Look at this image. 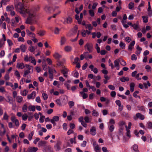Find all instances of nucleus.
I'll list each match as a JSON object with an SVG mask.
<instances>
[{"instance_id":"37998d69","label":"nucleus","mask_w":152,"mask_h":152,"mask_svg":"<svg viewBox=\"0 0 152 152\" xmlns=\"http://www.w3.org/2000/svg\"><path fill=\"white\" fill-rule=\"evenodd\" d=\"M114 128L115 127L112 124L109 127V130L110 132H112L114 130Z\"/></svg>"},{"instance_id":"2eb2a0df","label":"nucleus","mask_w":152,"mask_h":152,"mask_svg":"<svg viewBox=\"0 0 152 152\" xmlns=\"http://www.w3.org/2000/svg\"><path fill=\"white\" fill-rule=\"evenodd\" d=\"M135 44V42L134 41H133L129 45L128 47V50H130V51L132 50L133 48V46Z\"/></svg>"},{"instance_id":"a878e982","label":"nucleus","mask_w":152,"mask_h":152,"mask_svg":"<svg viewBox=\"0 0 152 152\" xmlns=\"http://www.w3.org/2000/svg\"><path fill=\"white\" fill-rule=\"evenodd\" d=\"M125 46L126 44L125 43L122 42H120L119 44V46L122 49H125Z\"/></svg>"},{"instance_id":"e433bc0d","label":"nucleus","mask_w":152,"mask_h":152,"mask_svg":"<svg viewBox=\"0 0 152 152\" xmlns=\"http://www.w3.org/2000/svg\"><path fill=\"white\" fill-rule=\"evenodd\" d=\"M33 134L34 133L33 132H32L28 134V138L29 140H31Z\"/></svg>"},{"instance_id":"20e7f679","label":"nucleus","mask_w":152,"mask_h":152,"mask_svg":"<svg viewBox=\"0 0 152 152\" xmlns=\"http://www.w3.org/2000/svg\"><path fill=\"white\" fill-rule=\"evenodd\" d=\"M85 48L89 53H91L92 51L93 45L92 44L87 43L86 45Z\"/></svg>"},{"instance_id":"49530a36","label":"nucleus","mask_w":152,"mask_h":152,"mask_svg":"<svg viewBox=\"0 0 152 152\" xmlns=\"http://www.w3.org/2000/svg\"><path fill=\"white\" fill-rule=\"evenodd\" d=\"M131 58L132 60H136L137 59V57L135 54H133L132 55Z\"/></svg>"},{"instance_id":"774afa93","label":"nucleus","mask_w":152,"mask_h":152,"mask_svg":"<svg viewBox=\"0 0 152 152\" xmlns=\"http://www.w3.org/2000/svg\"><path fill=\"white\" fill-rule=\"evenodd\" d=\"M148 128L149 129L152 128V123L151 122H149L147 123Z\"/></svg>"},{"instance_id":"0eeeda50","label":"nucleus","mask_w":152,"mask_h":152,"mask_svg":"<svg viewBox=\"0 0 152 152\" xmlns=\"http://www.w3.org/2000/svg\"><path fill=\"white\" fill-rule=\"evenodd\" d=\"M36 95V92L33 91L30 94L28 95L27 96V98L29 99H34Z\"/></svg>"},{"instance_id":"3c124183","label":"nucleus","mask_w":152,"mask_h":152,"mask_svg":"<svg viewBox=\"0 0 152 152\" xmlns=\"http://www.w3.org/2000/svg\"><path fill=\"white\" fill-rule=\"evenodd\" d=\"M4 44L5 42L3 41L2 39H0V48L2 47Z\"/></svg>"},{"instance_id":"ddd939ff","label":"nucleus","mask_w":152,"mask_h":152,"mask_svg":"<svg viewBox=\"0 0 152 152\" xmlns=\"http://www.w3.org/2000/svg\"><path fill=\"white\" fill-rule=\"evenodd\" d=\"M131 149L133 150L135 152H139L138 150V146L136 144H134L131 147Z\"/></svg>"},{"instance_id":"473e14b6","label":"nucleus","mask_w":152,"mask_h":152,"mask_svg":"<svg viewBox=\"0 0 152 152\" xmlns=\"http://www.w3.org/2000/svg\"><path fill=\"white\" fill-rule=\"evenodd\" d=\"M92 115L94 116H97L99 115V113L95 110H93V111Z\"/></svg>"},{"instance_id":"dca6fc26","label":"nucleus","mask_w":152,"mask_h":152,"mask_svg":"<svg viewBox=\"0 0 152 152\" xmlns=\"http://www.w3.org/2000/svg\"><path fill=\"white\" fill-rule=\"evenodd\" d=\"M91 134L92 135H95L96 134V131L95 127L94 126L92 127L90 130Z\"/></svg>"},{"instance_id":"e2e57ef3","label":"nucleus","mask_w":152,"mask_h":152,"mask_svg":"<svg viewBox=\"0 0 152 152\" xmlns=\"http://www.w3.org/2000/svg\"><path fill=\"white\" fill-rule=\"evenodd\" d=\"M122 61L121 63V64L122 65L124 66H125L126 65V63L125 62V61L124 60L121 59H121L120 60V61Z\"/></svg>"},{"instance_id":"412c9836","label":"nucleus","mask_w":152,"mask_h":152,"mask_svg":"<svg viewBox=\"0 0 152 152\" xmlns=\"http://www.w3.org/2000/svg\"><path fill=\"white\" fill-rule=\"evenodd\" d=\"M135 84L134 83H131L130 85V90L131 92H133L134 91Z\"/></svg>"},{"instance_id":"c756f323","label":"nucleus","mask_w":152,"mask_h":152,"mask_svg":"<svg viewBox=\"0 0 152 152\" xmlns=\"http://www.w3.org/2000/svg\"><path fill=\"white\" fill-rule=\"evenodd\" d=\"M72 48L71 47L69 46H66L65 48V50L66 51L69 52L71 50Z\"/></svg>"},{"instance_id":"13d9d810","label":"nucleus","mask_w":152,"mask_h":152,"mask_svg":"<svg viewBox=\"0 0 152 152\" xmlns=\"http://www.w3.org/2000/svg\"><path fill=\"white\" fill-rule=\"evenodd\" d=\"M56 102L57 105L60 106L61 105V102L60 100L59 99H57L56 100Z\"/></svg>"},{"instance_id":"4468645a","label":"nucleus","mask_w":152,"mask_h":152,"mask_svg":"<svg viewBox=\"0 0 152 152\" xmlns=\"http://www.w3.org/2000/svg\"><path fill=\"white\" fill-rule=\"evenodd\" d=\"M59 120V118L57 116H55L53 117V118L50 120V122L52 123H54V121H58Z\"/></svg>"},{"instance_id":"79ce46f5","label":"nucleus","mask_w":152,"mask_h":152,"mask_svg":"<svg viewBox=\"0 0 152 152\" xmlns=\"http://www.w3.org/2000/svg\"><path fill=\"white\" fill-rule=\"evenodd\" d=\"M66 41V39L64 37H61V45H63L64 43Z\"/></svg>"},{"instance_id":"7ed1b4c3","label":"nucleus","mask_w":152,"mask_h":152,"mask_svg":"<svg viewBox=\"0 0 152 152\" xmlns=\"http://www.w3.org/2000/svg\"><path fill=\"white\" fill-rule=\"evenodd\" d=\"M61 144V142L60 140H57L56 143L54 145V148L56 151H58L61 149L60 145Z\"/></svg>"},{"instance_id":"864d4df0","label":"nucleus","mask_w":152,"mask_h":152,"mask_svg":"<svg viewBox=\"0 0 152 152\" xmlns=\"http://www.w3.org/2000/svg\"><path fill=\"white\" fill-rule=\"evenodd\" d=\"M45 118L44 115L42 116L40 118L39 121L40 123H43L44 121V119Z\"/></svg>"},{"instance_id":"58836bf2","label":"nucleus","mask_w":152,"mask_h":152,"mask_svg":"<svg viewBox=\"0 0 152 152\" xmlns=\"http://www.w3.org/2000/svg\"><path fill=\"white\" fill-rule=\"evenodd\" d=\"M143 21L145 23H146L148 22V18L145 16H142Z\"/></svg>"},{"instance_id":"f3484780","label":"nucleus","mask_w":152,"mask_h":152,"mask_svg":"<svg viewBox=\"0 0 152 152\" xmlns=\"http://www.w3.org/2000/svg\"><path fill=\"white\" fill-rule=\"evenodd\" d=\"M46 31L45 30H40L38 31L37 34L40 36H43L45 34Z\"/></svg>"},{"instance_id":"c03bdc74","label":"nucleus","mask_w":152,"mask_h":152,"mask_svg":"<svg viewBox=\"0 0 152 152\" xmlns=\"http://www.w3.org/2000/svg\"><path fill=\"white\" fill-rule=\"evenodd\" d=\"M60 29L57 27H56L54 30V33L56 34H58Z\"/></svg>"},{"instance_id":"338daca9","label":"nucleus","mask_w":152,"mask_h":152,"mask_svg":"<svg viewBox=\"0 0 152 152\" xmlns=\"http://www.w3.org/2000/svg\"><path fill=\"white\" fill-rule=\"evenodd\" d=\"M7 41L9 46H11L12 45H13V43H12L11 40H10V39H7Z\"/></svg>"},{"instance_id":"aec40b11","label":"nucleus","mask_w":152,"mask_h":152,"mask_svg":"<svg viewBox=\"0 0 152 152\" xmlns=\"http://www.w3.org/2000/svg\"><path fill=\"white\" fill-rule=\"evenodd\" d=\"M129 78L128 77H123L120 79V80L122 82H124L126 81H128L129 80Z\"/></svg>"},{"instance_id":"2f4dec72","label":"nucleus","mask_w":152,"mask_h":152,"mask_svg":"<svg viewBox=\"0 0 152 152\" xmlns=\"http://www.w3.org/2000/svg\"><path fill=\"white\" fill-rule=\"evenodd\" d=\"M134 4L133 2H130L128 4L129 9H132L134 7Z\"/></svg>"},{"instance_id":"39448f33","label":"nucleus","mask_w":152,"mask_h":152,"mask_svg":"<svg viewBox=\"0 0 152 152\" xmlns=\"http://www.w3.org/2000/svg\"><path fill=\"white\" fill-rule=\"evenodd\" d=\"M12 121L15 123V125L17 127H18L19 125V124L18 120L14 116H12L11 118Z\"/></svg>"},{"instance_id":"6e6d98bb","label":"nucleus","mask_w":152,"mask_h":152,"mask_svg":"<svg viewBox=\"0 0 152 152\" xmlns=\"http://www.w3.org/2000/svg\"><path fill=\"white\" fill-rule=\"evenodd\" d=\"M83 55L84 56V58H85L87 60H88V55L89 54H88V52H84L83 53Z\"/></svg>"},{"instance_id":"c85d7f7f","label":"nucleus","mask_w":152,"mask_h":152,"mask_svg":"<svg viewBox=\"0 0 152 152\" xmlns=\"http://www.w3.org/2000/svg\"><path fill=\"white\" fill-rule=\"evenodd\" d=\"M86 27L88 28L89 30L91 31L93 29V27L91 24H87L86 25Z\"/></svg>"},{"instance_id":"72a5a7b5","label":"nucleus","mask_w":152,"mask_h":152,"mask_svg":"<svg viewBox=\"0 0 152 152\" xmlns=\"http://www.w3.org/2000/svg\"><path fill=\"white\" fill-rule=\"evenodd\" d=\"M125 127L126 128V130L127 131L126 135L127 136L129 137L130 136V131L129 129H128L127 128V126L126 125L125 126Z\"/></svg>"},{"instance_id":"b1692460","label":"nucleus","mask_w":152,"mask_h":152,"mask_svg":"<svg viewBox=\"0 0 152 152\" xmlns=\"http://www.w3.org/2000/svg\"><path fill=\"white\" fill-rule=\"evenodd\" d=\"M14 8L12 5L8 6L6 7V10L7 11H11Z\"/></svg>"},{"instance_id":"4be33fe9","label":"nucleus","mask_w":152,"mask_h":152,"mask_svg":"<svg viewBox=\"0 0 152 152\" xmlns=\"http://www.w3.org/2000/svg\"><path fill=\"white\" fill-rule=\"evenodd\" d=\"M20 48L23 52H25L26 51V47L25 45H22L20 46Z\"/></svg>"},{"instance_id":"f704fd0d","label":"nucleus","mask_w":152,"mask_h":152,"mask_svg":"<svg viewBox=\"0 0 152 152\" xmlns=\"http://www.w3.org/2000/svg\"><path fill=\"white\" fill-rule=\"evenodd\" d=\"M53 56L56 59H59L61 57V56L57 53H55Z\"/></svg>"},{"instance_id":"423d86ee","label":"nucleus","mask_w":152,"mask_h":152,"mask_svg":"<svg viewBox=\"0 0 152 152\" xmlns=\"http://www.w3.org/2000/svg\"><path fill=\"white\" fill-rule=\"evenodd\" d=\"M121 58H119L115 60L114 61V66L115 67H117V69H119V63L120 62Z\"/></svg>"},{"instance_id":"0e129e2a","label":"nucleus","mask_w":152,"mask_h":152,"mask_svg":"<svg viewBox=\"0 0 152 152\" xmlns=\"http://www.w3.org/2000/svg\"><path fill=\"white\" fill-rule=\"evenodd\" d=\"M5 54V51L4 50H2L0 53V57H3Z\"/></svg>"},{"instance_id":"ea45409f","label":"nucleus","mask_w":152,"mask_h":152,"mask_svg":"<svg viewBox=\"0 0 152 152\" xmlns=\"http://www.w3.org/2000/svg\"><path fill=\"white\" fill-rule=\"evenodd\" d=\"M89 13L91 17H93L94 15V11L92 10H89Z\"/></svg>"},{"instance_id":"f257e3e1","label":"nucleus","mask_w":152,"mask_h":152,"mask_svg":"<svg viewBox=\"0 0 152 152\" xmlns=\"http://www.w3.org/2000/svg\"><path fill=\"white\" fill-rule=\"evenodd\" d=\"M18 7L20 9L19 12L22 14L28 15V17L27 19L26 23L27 24H32V21L34 20L35 15L32 10H30L24 8L23 4H20L18 5Z\"/></svg>"},{"instance_id":"8fccbe9b","label":"nucleus","mask_w":152,"mask_h":152,"mask_svg":"<svg viewBox=\"0 0 152 152\" xmlns=\"http://www.w3.org/2000/svg\"><path fill=\"white\" fill-rule=\"evenodd\" d=\"M108 62L109 63V66H111L112 69H113L114 68V66L112 63L111 62V61L110 59H109L108 61Z\"/></svg>"},{"instance_id":"6ab92c4d","label":"nucleus","mask_w":152,"mask_h":152,"mask_svg":"<svg viewBox=\"0 0 152 152\" xmlns=\"http://www.w3.org/2000/svg\"><path fill=\"white\" fill-rule=\"evenodd\" d=\"M25 67L23 63H18L17 65V67L18 68L23 69Z\"/></svg>"},{"instance_id":"a211bd4d","label":"nucleus","mask_w":152,"mask_h":152,"mask_svg":"<svg viewBox=\"0 0 152 152\" xmlns=\"http://www.w3.org/2000/svg\"><path fill=\"white\" fill-rule=\"evenodd\" d=\"M132 27H133V28L135 30H137L138 31L140 30L139 25L138 24H133V25L132 26Z\"/></svg>"},{"instance_id":"c9c22d12","label":"nucleus","mask_w":152,"mask_h":152,"mask_svg":"<svg viewBox=\"0 0 152 152\" xmlns=\"http://www.w3.org/2000/svg\"><path fill=\"white\" fill-rule=\"evenodd\" d=\"M28 50L31 52H33L34 51L35 48L32 45H31L30 47H29Z\"/></svg>"},{"instance_id":"052dcab7","label":"nucleus","mask_w":152,"mask_h":152,"mask_svg":"<svg viewBox=\"0 0 152 152\" xmlns=\"http://www.w3.org/2000/svg\"><path fill=\"white\" fill-rule=\"evenodd\" d=\"M4 78L6 80H8L9 79L10 77L8 73H7L5 74Z\"/></svg>"},{"instance_id":"4d7b16f0","label":"nucleus","mask_w":152,"mask_h":152,"mask_svg":"<svg viewBox=\"0 0 152 152\" xmlns=\"http://www.w3.org/2000/svg\"><path fill=\"white\" fill-rule=\"evenodd\" d=\"M30 72L29 70H26L25 71L24 73L23 74V77H25L26 76V75H27Z\"/></svg>"},{"instance_id":"a18cd8bd","label":"nucleus","mask_w":152,"mask_h":152,"mask_svg":"<svg viewBox=\"0 0 152 152\" xmlns=\"http://www.w3.org/2000/svg\"><path fill=\"white\" fill-rule=\"evenodd\" d=\"M126 123L124 121H120L118 123L119 125L120 126H122L125 124Z\"/></svg>"},{"instance_id":"69168bd1","label":"nucleus","mask_w":152,"mask_h":152,"mask_svg":"<svg viewBox=\"0 0 152 152\" xmlns=\"http://www.w3.org/2000/svg\"><path fill=\"white\" fill-rule=\"evenodd\" d=\"M109 123L110 124H115V121L114 119L111 118L110 119Z\"/></svg>"},{"instance_id":"cd10ccee","label":"nucleus","mask_w":152,"mask_h":152,"mask_svg":"<svg viewBox=\"0 0 152 152\" xmlns=\"http://www.w3.org/2000/svg\"><path fill=\"white\" fill-rule=\"evenodd\" d=\"M27 109H28L27 106V105L26 104H25L23 106L22 108L23 111L24 113H26V111L27 110Z\"/></svg>"},{"instance_id":"9b49d317","label":"nucleus","mask_w":152,"mask_h":152,"mask_svg":"<svg viewBox=\"0 0 152 152\" xmlns=\"http://www.w3.org/2000/svg\"><path fill=\"white\" fill-rule=\"evenodd\" d=\"M47 142L41 140L39 141L38 143V146L39 147H44L46 144Z\"/></svg>"},{"instance_id":"de8ad7c7","label":"nucleus","mask_w":152,"mask_h":152,"mask_svg":"<svg viewBox=\"0 0 152 152\" xmlns=\"http://www.w3.org/2000/svg\"><path fill=\"white\" fill-rule=\"evenodd\" d=\"M65 21L67 23H70L72 21V18L70 17H68L66 18Z\"/></svg>"},{"instance_id":"5701e85b","label":"nucleus","mask_w":152,"mask_h":152,"mask_svg":"<svg viewBox=\"0 0 152 152\" xmlns=\"http://www.w3.org/2000/svg\"><path fill=\"white\" fill-rule=\"evenodd\" d=\"M17 102L18 103L21 102L23 100L22 97L20 96H17L16 98Z\"/></svg>"},{"instance_id":"6e6552de","label":"nucleus","mask_w":152,"mask_h":152,"mask_svg":"<svg viewBox=\"0 0 152 152\" xmlns=\"http://www.w3.org/2000/svg\"><path fill=\"white\" fill-rule=\"evenodd\" d=\"M137 118H139L141 120H143L144 119L145 117L142 114L140 113H137L136 115V117H135L134 119Z\"/></svg>"},{"instance_id":"f8f14e48","label":"nucleus","mask_w":152,"mask_h":152,"mask_svg":"<svg viewBox=\"0 0 152 152\" xmlns=\"http://www.w3.org/2000/svg\"><path fill=\"white\" fill-rule=\"evenodd\" d=\"M68 71V70L66 69H64L61 70V72L63 74L64 76L66 78L68 77L67 74Z\"/></svg>"},{"instance_id":"bf43d9fd","label":"nucleus","mask_w":152,"mask_h":152,"mask_svg":"<svg viewBox=\"0 0 152 152\" xmlns=\"http://www.w3.org/2000/svg\"><path fill=\"white\" fill-rule=\"evenodd\" d=\"M108 88L112 90H114L115 89V87L114 86L112 85H109L108 86Z\"/></svg>"},{"instance_id":"603ef678","label":"nucleus","mask_w":152,"mask_h":152,"mask_svg":"<svg viewBox=\"0 0 152 152\" xmlns=\"http://www.w3.org/2000/svg\"><path fill=\"white\" fill-rule=\"evenodd\" d=\"M84 119L85 120V122L86 123H88L90 121V119L89 118V117L87 116H86L84 118Z\"/></svg>"},{"instance_id":"bb28decb","label":"nucleus","mask_w":152,"mask_h":152,"mask_svg":"<svg viewBox=\"0 0 152 152\" xmlns=\"http://www.w3.org/2000/svg\"><path fill=\"white\" fill-rule=\"evenodd\" d=\"M28 109L30 111H34L35 110V107L34 106H31L28 107Z\"/></svg>"},{"instance_id":"9d476101","label":"nucleus","mask_w":152,"mask_h":152,"mask_svg":"<svg viewBox=\"0 0 152 152\" xmlns=\"http://www.w3.org/2000/svg\"><path fill=\"white\" fill-rule=\"evenodd\" d=\"M38 150L37 147H33L29 148L27 150L28 152H36Z\"/></svg>"},{"instance_id":"680f3d73","label":"nucleus","mask_w":152,"mask_h":152,"mask_svg":"<svg viewBox=\"0 0 152 152\" xmlns=\"http://www.w3.org/2000/svg\"><path fill=\"white\" fill-rule=\"evenodd\" d=\"M28 91L26 90L25 89L23 92L21 94V95L23 96H25L27 95V93Z\"/></svg>"},{"instance_id":"7c9ffc66","label":"nucleus","mask_w":152,"mask_h":152,"mask_svg":"<svg viewBox=\"0 0 152 152\" xmlns=\"http://www.w3.org/2000/svg\"><path fill=\"white\" fill-rule=\"evenodd\" d=\"M68 104L69 106V107L70 108L72 107L75 104L74 102L73 101H69Z\"/></svg>"},{"instance_id":"f03ea898","label":"nucleus","mask_w":152,"mask_h":152,"mask_svg":"<svg viewBox=\"0 0 152 152\" xmlns=\"http://www.w3.org/2000/svg\"><path fill=\"white\" fill-rule=\"evenodd\" d=\"M78 28L77 26H75L69 32V36L72 37L75 35L77 33Z\"/></svg>"},{"instance_id":"393cba45","label":"nucleus","mask_w":152,"mask_h":152,"mask_svg":"<svg viewBox=\"0 0 152 152\" xmlns=\"http://www.w3.org/2000/svg\"><path fill=\"white\" fill-rule=\"evenodd\" d=\"M44 10L46 12L49 13L50 12V7L46 6L44 8Z\"/></svg>"},{"instance_id":"09e8293b","label":"nucleus","mask_w":152,"mask_h":152,"mask_svg":"<svg viewBox=\"0 0 152 152\" xmlns=\"http://www.w3.org/2000/svg\"><path fill=\"white\" fill-rule=\"evenodd\" d=\"M51 147L50 145H47L46 144L44 146V150H49L51 149Z\"/></svg>"},{"instance_id":"4c0bfd02","label":"nucleus","mask_w":152,"mask_h":152,"mask_svg":"<svg viewBox=\"0 0 152 152\" xmlns=\"http://www.w3.org/2000/svg\"><path fill=\"white\" fill-rule=\"evenodd\" d=\"M42 96L44 100H46L48 98V96L47 94L43 93L42 94Z\"/></svg>"},{"instance_id":"a19ab883","label":"nucleus","mask_w":152,"mask_h":152,"mask_svg":"<svg viewBox=\"0 0 152 152\" xmlns=\"http://www.w3.org/2000/svg\"><path fill=\"white\" fill-rule=\"evenodd\" d=\"M7 98L8 99V101H7V100H6V101L9 102V103L10 104H13V103L11 101H12V99H11V97L9 96H8L7 97Z\"/></svg>"},{"instance_id":"5fc2aeb1","label":"nucleus","mask_w":152,"mask_h":152,"mask_svg":"<svg viewBox=\"0 0 152 152\" xmlns=\"http://www.w3.org/2000/svg\"><path fill=\"white\" fill-rule=\"evenodd\" d=\"M22 118L23 120L26 121L27 118L28 116L25 113L22 116Z\"/></svg>"},{"instance_id":"1a4fd4ad","label":"nucleus","mask_w":152,"mask_h":152,"mask_svg":"<svg viewBox=\"0 0 152 152\" xmlns=\"http://www.w3.org/2000/svg\"><path fill=\"white\" fill-rule=\"evenodd\" d=\"M27 34L32 38H35V34L33 33L30 32L29 30L27 29L26 30Z\"/></svg>"}]
</instances>
